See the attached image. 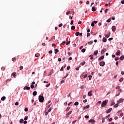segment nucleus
I'll return each instance as SVG.
<instances>
[{
    "instance_id": "obj_1",
    "label": "nucleus",
    "mask_w": 124,
    "mask_h": 124,
    "mask_svg": "<svg viewBox=\"0 0 124 124\" xmlns=\"http://www.w3.org/2000/svg\"><path fill=\"white\" fill-rule=\"evenodd\" d=\"M38 99H39V101L40 102L42 103V102H43V101H44V96H43L41 95H39Z\"/></svg>"
},
{
    "instance_id": "obj_2",
    "label": "nucleus",
    "mask_w": 124,
    "mask_h": 124,
    "mask_svg": "<svg viewBox=\"0 0 124 124\" xmlns=\"http://www.w3.org/2000/svg\"><path fill=\"white\" fill-rule=\"evenodd\" d=\"M107 104V100H105L103 101L101 104V107H105Z\"/></svg>"
},
{
    "instance_id": "obj_3",
    "label": "nucleus",
    "mask_w": 124,
    "mask_h": 124,
    "mask_svg": "<svg viewBox=\"0 0 124 124\" xmlns=\"http://www.w3.org/2000/svg\"><path fill=\"white\" fill-rule=\"evenodd\" d=\"M99 65L100 66H104L105 65V62L104 61L100 62Z\"/></svg>"
},
{
    "instance_id": "obj_4",
    "label": "nucleus",
    "mask_w": 124,
    "mask_h": 124,
    "mask_svg": "<svg viewBox=\"0 0 124 124\" xmlns=\"http://www.w3.org/2000/svg\"><path fill=\"white\" fill-rule=\"evenodd\" d=\"M118 103L120 104V103H122V102H124V98H120L118 101Z\"/></svg>"
},
{
    "instance_id": "obj_5",
    "label": "nucleus",
    "mask_w": 124,
    "mask_h": 124,
    "mask_svg": "<svg viewBox=\"0 0 124 124\" xmlns=\"http://www.w3.org/2000/svg\"><path fill=\"white\" fill-rule=\"evenodd\" d=\"M111 30H112V31L114 32L116 31L117 28H116V26H113L111 28Z\"/></svg>"
},
{
    "instance_id": "obj_6",
    "label": "nucleus",
    "mask_w": 124,
    "mask_h": 124,
    "mask_svg": "<svg viewBox=\"0 0 124 124\" xmlns=\"http://www.w3.org/2000/svg\"><path fill=\"white\" fill-rule=\"evenodd\" d=\"M23 90H27V91H29V90H31V87L26 86L23 88Z\"/></svg>"
},
{
    "instance_id": "obj_7",
    "label": "nucleus",
    "mask_w": 124,
    "mask_h": 124,
    "mask_svg": "<svg viewBox=\"0 0 124 124\" xmlns=\"http://www.w3.org/2000/svg\"><path fill=\"white\" fill-rule=\"evenodd\" d=\"M115 55H116V56H120V55H121V50H118Z\"/></svg>"
},
{
    "instance_id": "obj_8",
    "label": "nucleus",
    "mask_w": 124,
    "mask_h": 124,
    "mask_svg": "<svg viewBox=\"0 0 124 124\" xmlns=\"http://www.w3.org/2000/svg\"><path fill=\"white\" fill-rule=\"evenodd\" d=\"M112 109L113 108H110L108 109V110L106 111L107 114L110 113V112H111V111H112Z\"/></svg>"
},
{
    "instance_id": "obj_9",
    "label": "nucleus",
    "mask_w": 124,
    "mask_h": 124,
    "mask_svg": "<svg viewBox=\"0 0 124 124\" xmlns=\"http://www.w3.org/2000/svg\"><path fill=\"white\" fill-rule=\"evenodd\" d=\"M88 123H95V120H93V119H90V120H89V121H88Z\"/></svg>"
},
{
    "instance_id": "obj_10",
    "label": "nucleus",
    "mask_w": 124,
    "mask_h": 124,
    "mask_svg": "<svg viewBox=\"0 0 124 124\" xmlns=\"http://www.w3.org/2000/svg\"><path fill=\"white\" fill-rule=\"evenodd\" d=\"M103 59H104V55H103V56H100V57L98 59V61H101L102 60H103Z\"/></svg>"
},
{
    "instance_id": "obj_11",
    "label": "nucleus",
    "mask_w": 124,
    "mask_h": 124,
    "mask_svg": "<svg viewBox=\"0 0 124 124\" xmlns=\"http://www.w3.org/2000/svg\"><path fill=\"white\" fill-rule=\"evenodd\" d=\"M106 50H107L106 48H104V49H102L101 51V54H104V52Z\"/></svg>"
},
{
    "instance_id": "obj_12",
    "label": "nucleus",
    "mask_w": 124,
    "mask_h": 124,
    "mask_svg": "<svg viewBox=\"0 0 124 124\" xmlns=\"http://www.w3.org/2000/svg\"><path fill=\"white\" fill-rule=\"evenodd\" d=\"M72 113V111H69V112H68L67 114H66V116H67V118H69V115H71V113Z\"/></svg>"
},
{
    "instance_id": "obj_13",
    "label": "nucleus",
    "mask_w": 124,
    "mask_h": 124,
    "mask_svg": "<svg viewBox=\"0 0 124 124\" xmlns=\"http://www.w3.org/2000/svg\"><path fill=\"white\" fill-rule=\"evenodd\" d=\"M88 108H90V105H87L86 106L83 108V110H85V109H88Z\"/></svg>"
},
{
    "instance_id": "obj_14",
    "label": "nucleus",
    "mask_w": 124,
    "mask_h": 124,
    "mask_svg": "<svg viewBox=\"0 0 124 124\" xmlns=\"http://www.w3.org/2000/svg\"><path fill=\"white\" fill-rule=\"evenodd\" d=\"M92 92H93L92 91H89V92H88V95L89 96H92V95H93V94L92 93Z\"/></svg>"
},
{
    "instance_id": "obj_15",
    "label": "nucleus",
    "mask_w": 124,
    "mask_h": 124,
    "mask_svg": "<svg viewBox=\"0 0 124 124\" xmlns=\"http://www.w3.org/2000/svg\"><path fill=\"white\" fill-rule=\"evenodd\" d=\"M110 34H111V32H109L108 34L105 35V37H106L107 38H108V37H109L110 36Z\"/></svg>"
},
{
    "instance_id": "obj_16",
    "label": "nucleus",
    "mask_w": 124,
    "mask_h": 124,
    "mask_svg": "<svg viewBox=\"0 0 124 124\" xmlns=\"http://www.w3.org/2000/svg\"><path fill=\"white\" fill-rule=\"evenodd\" d=\"M120 61H124V55H122L120 57Z\"/></svg>"
},
{
    "instance_id": "obj_17",
    "label": "nucleus",
    "mask_w": 124,
    "mask_h": 124,
    "mask_svg": "<svg viewBox=\"0 0 124 124\" xmlns=\"http://www.w3.org/2000/svg\"><path fill=\"white\" fill-rule=\"evenodd\" d=\"M6 98V97H5V96H3L1 98V100H2V101H3L5 100Z\"/></svg>"
},
{
    "instance_id": "obj_18",
    "label": "nucleus",
    "mask_w": 124,
    "mask_h": 124,
    "mask_svg": "<svg viewBox=\"0 0 124 124\" xmlns=\"http://www.w3.org/2000/svg\"><path fill=\"white\" fill-rule=\"evenodd\" d=\"M103 42H107V39L106 37H104L102 39Z\"/></svg>"
},
{
    "instance_id": "obj_19",
    "label": "nucleus",
    "mask_w": 124,
    "mask_h": 124,
    "mask_svg": "<svg viewBox=\"0 0 124 124\" xmlns=\"http://www.w3.org/2000/svg\"><path fill=\"white\" fill-rule=\"evenodd\" d=\"M37 94V92L36 91H34L32 93V95H34V96H35Z\"/></svg>"
},
{
    "instance_id": "obj_20",
    "label": "nucleus",
    "mask_w": 124,
    "mask_h": 124,
    "mask_svg": "<svg viewBox=\"0 0 124 124\" xmlns=\"http://www.w3.org/2000/svg\"><path fill=\"white\" fill-rule=\"evenodd\" d=\"M93 43V41H91L90 42H88L89 45H92Z\"/></svg>"
},
{
    "instance_id": "obj_21",
    "label": "nucleus",
    "mask_w": 124,
    "mask_h": 124,
    "mask_svg": "<svg viewBox=\"0 0 124 124\" xmlns=\"http://www.w3.org/2000/svg\"><path fill=\"white\" fill-rule=\"evenodd\" d=\"M96 10L95 9V7H93L92 8V11L93 12H95Z\"/></svg>"
},
{
    "instance_id": "obj_22",
    "label": "nucleus",
    "mask_w": 124,
    "mask_h": 124,
    "mask_svg": "<svg viewBox=\"0 0 124 124\" xmlns=\"http://www.w3.org/2000/svg\"><path fill=\"white\" fill-rule=\"evenodd\" d=\"M98 54V50H95L93 52V55H97Z\"/></svg>"
},
{
    "instance_id": "obj_23",
    "label": "nucleus",
    "mask_w": 124,
    "mask_h": 124,
    "mask_svg": "<svg viewBox=\"0 0 124 124\" xmlns=\"http://www.w3.org/2000/svg\"><path fill=\"white\" fill-rule=\"evenodd\" d=\"M58 52H59V49L55 48L54 49V53L55 54H57V53H58Z\"/></svg>"
},
{
    "instance_id": "obj_24",
    "label": "nucleus",
    "mask_w": 124,
    "mask_h": 124,
    "mask_svg": "<svg viewBox=\"0 0 124 124\" xmlns=\"http://www.w3.org/2000/svg\"><path fill=\"white\" fill-rule=\"evenodd\" d=\"M74 105H75V106H78V105H79V102H75L74 103Z\"/></svg>"
},
{
    "instance_id": "obj_25",
    "label": "nucleus",
    "mask_w": 124,
    "mask_h": 124,
    "mask_svg": "<svg viewBox=\"0 0 124 124\" xmlns=\"http://www.w3.org/2000/svg\"><path fill=\"white\" fill-rule=\"evenodd\" d=\"M24 122V119H21L19 120V123L20 124H23V123Z\"/></svg>"
},
{
    "instance_id": "obj_26",
    "label": "nucleus",
    "mask_w": 124,
    "mask_h": 124,
    "mask_svg": "<svg viewBox=\"0 0 124 124\" xmlns=\"http://www.w3.org/2000/svg\"><path fill=\"white\" fill-rule=\"evenodd\" d=\"M79 34H80V32H76V33H75V35L76 36H79Z\"/></svg>"
},
{
    "instance_id": "obj_27",
    "label": "nucleus",
    "mask_w": 124,
    "mask_h": 124,
    "mask_svg": "<svg viewBox=\"0 0 124 124\" xmlns=\"http://www.w3.org/2000/svg\"><path fill=\"white\" fill-rule=\"evenodd\" d=\"M88 78H89V80H92V78H93V76L89 75V76H88Z\"/></svg>"
},
{
    "instance_id": "obj_28",
    "label": "nucleus",
    "mask_w": 124,
    "mask_h": 124,
    "mask_svg": "<svg viewBox=\"0 0 124 124\" xmlns=\"http://www.w3.org/2000/svg\"><path fill=\"white\" fill-rule=\"evenodd\" d=\"M111 20H112V19H111V18H110L108 19L107 20V22L108 23H110V21H111Z\"/></svg>"
},
{
    "instance_id": "obj_29",
    "label": "nucleus",
    "mask_w": 124,
    "mask_h": 124,
    "mask_svg": "<svg viewBox=\"0 0 124 124\" xmlns=\"http://www.w3.org/2000/svg\"><path fill=\"white\" fill-rule=\"evenodd\" d=\"M85 64H86V62H83L80 63L81 65H85Z\"/></svg>"
},
{
    "instance_id": "obj_30",
    "label": "nucleus",
    "mask_w": 124,
    "mask_h": 124,
    "mask_svg": "<svg viewBox=\"0 0 124 124\" xmlns=\"http://www.w3.org/2000/svg\"><path fill=\"white\" fill-rule=\"evenodd\" d=\"M102 124H104V123H105V118H102Z\"/></svg>"
},
{
    "instance_id": "obj_31",
    "label": "nucleus",
    "mask_w": 124,
    "mask_h": 124,
    "mask_svg": "<svg viewBox=\"0 0 124 124\" xmlns=\"http://www.w3.org/2000/svg\"><path fill=\"white\" fill-rule=\"evenodd\" d=\"M114 104H115V102L114 101L111 102L110 106H113V105H114Z\"/></svg>"
},
{
    "instance_id": "obj_32",
    "label": "nucleus",
    "mask_w": 124,
    "mask_h": 124,
    "mask_svg": "<svg viewBox=\"0 0 124 124\" xmlns=\"http://www.w3.org/2000/svg\"><path fill=\"white\" fill-rule=\"evenodd\" d=\"M118 91L119 92V93H121L123 92V90H122L121 89H119L118 90Z\"/></svg>"
},
{
    "instance_id": "obj_33",
    "label": "nucleus",
    "mask_w": 124,
    "mask_h": 124,
    "mask_svg": "<svg viewBox=\"0 0 124 124\" xmlns=\"http://www.w3.org/2000/svg\"><path fill=\"white\" fill-rule=\"evenodd\" d=\"M123 81H124V78H121L119 79V82H123Z\"/></svg>"
},
{
    "instance_id": "obj_34",
    "label": "nucleus",
    "mask_w": 124,
    "mask_h": 124,
    "mask_svg": "<svg viewBox=\"0 0 124 124\" xmlns=\"http://www.w3.org/2000/svg\"><path fill=\"white\" fill-rule=\"evenodd\" d=\"M81 52H82V53H85V52H86V49H85V48H83V49H81Z\"/></svg>"
},
{
    "instance_id": "obj_35",
    "label": "nucleus",
    "mask_w": 124,
    "mask_h": 124,
    "mask_svg": "<svg viewBox=\"0 0 124 124\" xmlns=\"http://www.w3.org/2000/svg\"><path fill=\"white\" fill-rule=\"evenodd\" d=\"M119 106V104H116L115 105H114V108H117V107H118Z\"/></svg>"
},
{
    "instance_id": "obj_36",
    "label": "nucleus",
    "mask_w": 124,
    "mask_h": 124,
    "mask_svg": "<svg viewBox=\"0 0 124 124\" xmlns=\"http://www.w3.org/2000/svg\"><path fill=\"white\" fill-rule=\"evenodd\" d=\"M24 111H25V112H28V111H29V108H26L24 109Z\"/></svg>"
},
{
    "instance_id": "obj_37",
    "label": "nucleus",
    "mask_w": 124,
    "mask_h": 124,
    "mask_svg": "<svg viewBox=\"0 0 124 124\" xmlns=\"http://www.w3.org/2000/svg\"><path fill=\"white\" fill-rule=\"evenodd\" d=\"M28 118H29V117L26 116V117L24 118V121H28Z\"/></svg>"
},
{
    "instance_id": "obj_38",
    "label": "nucleus",
    "mask_w": 124,
    "mask_h": 124,
    "mask_svg": "<svg viewBox=\"0 0 124 124\" xmlns=\"http://www.w3.org/2000/svg\"><path fill=\"white\" fill-rule=\"evenodd\" d=\"M39 56H40V54H39V53H36V54H35V57H39Z\"/></svg>"
},
{
    "instance_id": "obj_39",
    "label": "nucleus",
    "mask_w": 124,
    "mask_h": 124,
    "mask_svg": "<svg viewBox=\"0 0 124 124\" xmlns=\"http://www.w3.org/2000/svg\"><path fill=\"white\" fill-rule=\"evenodd\" d=\"M70 109V107H68L66 109L65 111L66 112H67L68 111H69V109Z\"/></svg>"
},
{
    "instance_id": "obj_40",
    "label": "nucleus",
    "mask_w": 124,
    "mask_h": 124,
    "mask_svg": "<svg viewBox=\"0 0 124 124\" xmlns=\"http://www.w3.org/2000/svg\"><path fill=\"white\" fill-rule=\"evenodd\" d=\"M81 67V66H79L77 68H76V70H79V68Z\"/></svg>"
},
{
    "instance_id": "obj_41",
    "label": "nucleus",
    "mask_w": 124,
    "mask_h": 124,
    "mask_svg": "<svg viewBox=\"0 0 124 124\" xmlns=\"http://www.w3.org/2000/svg\"><path fill=\"white\" fill-rule=\"evenodd\" d=\"M69 74H66V76H64L62 79H64L65 78H66V77H67V76H68Z\"/></svg>"
},
{
    "instance_id": "obj_42",
    "label": "nucleus",
    "mask_w": 124,
    "mask_h": 124,
    "mask_svg": "<svg viewBox=\"0 0 124 124\" xmlns=\"http://www.w3.org/2000/svg\"><path fill=\"white\" fill-rule=\"evenodd\" d=\"M31 89H33V88H34V85H33V84H31Z\"/></svg>"
},
{
    "instance_id": "obj_43",
    "label": "nucleus",
    "mask_w": 124,
    "mask_h": 124,
    "mask_svg": "<svg viewBox=\"0 0 124 124\" xmlns=\"http://www.w3.org/2000/svg\"><path fill=\"white\" fill-rule=\"evenodd\" d=\"M108 41H111V40H113V37H111L108 39Z\"/></svg>"
},
{
    "instance_id": "obj_44",
    "label": "nucleus",
    "mask_w": 124,
    "mask_h": 124,
    "mask_svg": "<svg viewBox=\"0 0 124 124\" xmlns=\"http://www.w3.org/2000/svg\"><path fill=\"white\" fill-rule=\"evenodd\" d=\"M75 29V26H72L71 27V30H74Z\"/></svg>"
},
{
    "instance_id": "obj_45",
    "label": "nucleus",
    "mask_w": 124,
    "mask_h": 124,
    "mask_svg": "<svg viewBox=\"0 0 124 124\" xmlns=\"http://www.w3.org/2000/svg\"><path fill=\"white\" fill-rule=\"evenodd\" d=\"M12 75H13V77H15V76H16V73H13L12 74Z\"/></svg>"
},
{
    "instance_id": "obj_46",
    "label": "nucleus",
    "mask_w": 124,
    "mask_h": 124,
    "mask_svg": "<svg viewBox=\"0 0 124 124\" xmlns=\"http://www.w3.org/2000/svg\"><path fill=\"white\" fill-rule=\"evenodd\" d=\"M91 27H94V24L93 22L91 23Z\"/></svg>"
},
{
    "instance_id": "obj_47",
    "label": "nucleus",
    "mask_w": 124,
    "mask_h": 124,
    "mask_svg": "<svg viewBox=\"0 0 124 124\" xmlns=\"http://www.w3.org/2000/svg\"><path fill=\"white\" fill-rule=\"evenodd\" d=\"M70 44V40L68 42H67V43H66V45H68Z\"/></svg>"
},
{
    "instance_id": "obj_48",
    "label": "nucleus",
    "mask_w": 124,
    "mask_h": 124,
    "mask_svg": "<svg viewBox=\"0 0 124 124\" xmlns=\"http://www.w3.org/2000/svg\"><path fill=\"white\" fill-rule=\"evenodd\" d=\"M23 68V66H20L19 67L20 70H22Z\"/></svg>"
},
{
    "instance_id": "obj_49",
    "label": "nucleus",
    "mask_w": 124,
    "mask_h": 124,
    "mask_svg": "<svg viewBox=\"0 0 124 124\" xmlns=\"http://www.w3.org/2000/svg\"><path fill=\"white\" fill-rule=\"evenodd\" d=\"M120 88H121V86H117L116 87V89H120Z\"/></svg>"
},
{
    "instance_id": "obj_50",
    "label": "nucleus",
    "mask_w": 124,
    "mask_h": 124,
    "mask_svg": "<svg viewBox=\"0 0 124 124\" xmlns=\"http://www.w3.org/2000/svg\"><path fill=\"white\" fill-rule=\"evenodd\" d=\"M1 70H5V67H2L1 68Z\"/></svg>"
},
{
    "instance_id": "obj_51",
    "label": "nucleus",
    "mask_w": 124,
    "mask_h": 124,
    "mask_svg": "<svg viewBox=\"0 0 124 124\" xmlns=\"http://www.w3.org/2000/svg\"><path fill=\"white\" fill-rule=\"evenodd\" d=\"M87 76H88V75H87V74H85L83 76V77H84V78H87Z\"/></svg>"
},
{
    "instance_id": "obj_52",
    "label": "nucleus",
    "mask_w": 124,
    "mask_h": 124,
    "mask_svg": "<svg viewBox=\"0 0 124 124\" xmlns=\"http://www.w3.org/2000/svg\"><path fill=\"white\" fill-rule=\"evenodd\" d=\"M12 61L13 62H14L15 61H16V58L14 57L12 59Z\"/></svg>"
},
{
    "instance_id": "obj_53",
    "label": "nucleus",
    "mask_w": 124,
    "mask_h": 124,
    "mask_svg": "<svg viewBox=\"0 0 124 124\" xmlns=\"http://www.w3.org/2000/svg\"><path fill=\"white\" fill-rule=\"evenodd\" d=\"M119 57H115L114 60H115V61H118V60H119Z\"/></svg>"
},
{
    "instance_id": "obj_54",
    "label": "nucleus",
    "mask_w": 124,
    "mask_h": 124,
    "mask_svg": "<svg viewBox=\"0 0 124 124\" xmlns=\"http://www.w3.org/2000/svg\"><path fill=\"white\" fill-rule=\"evenodd\" d=\"M50 85H51V84H50V83H49V84H46V88H48V87H49V86H50Z\"/></svg>"
},
{
    "instance_id": "obj_55",
    "label": "nucleus",
    "mask_w": 124,
    "mask_h": 124,
    "mask_svg": "<svg viewBox=\"0 0 124 124\" xmlns=\"http://www.w3.org/2000/svg\"><path fill=\"white\" fill-rule=\"evenodd\" d=\"M69 69H70V66H68L67 67V70H69Z\"/></svg>"
},
{
    "instance_id": "obj_56",
    "label": "nucleus",
    "mask_w": 124,
    "mask_h": 124,
    "mask_svg": "<svg viewBox=\"0 0 124 124\" xmlns=\"http://www.w3.org/2000/svg\"><path fill=\"white\" fill-rule=\"evenodd\" d=\"M15 105H16V106H17V105H19V103H18V102H16L15 103Z\"/></svg>"
},
{
    "instance_id": "obj_57",
    "label": "nucleus",
    "mask_w": 124,
    "mask_h": 124,
    "mask_svg": "<svg viewBox=\"0 0 124 124\" xmlns=\"http://www.w3.org/2000/svg\"><path fill=\"white\" fill-rule=\"evenodd\" d=\"M107 11H108V9H106L105 10V14H106V13H107Z\"/></svg>"
},
{
    "instance_id": "obj_58",
    "label": "nucleus",
    "mask_w": 124,
    "mask_h": 124,
    "mask_svg": "<svg viewBox=\"0 0 124 124\" xmlns=\"http://www.w3.org/2000/svg\"><path fill=\"white\" fill-rule=\"evenodd\" d=\"M93 22L94 24H97V21L94 20L93 21Z\"/></svg>"
},
{
    "instance_id": "obj_59",
    "label": "nucleus",
    "mask_w": 124,
    "mask_h": 124,
    "mask_svg": "<svg viewBox=\"0 0 124 124\" xmlns=\"http://www.w3.org/2000/svg\"><path fill=\"white\" fill-rule=\"evenodd\" d=\"M61 27H62V23H61V24H59V27L61 28Z\"/></svg>"
},
{
    "instance_id": "obj_60",
    "label": "nucleus",
    "mask_w": 124,
    "mask_h": 124,
    "mask_svg": "<svg viewBox=\"0 0 124 124\" xmlns=\"http://www.w3.org/2000/svg\"><path fill=\"white\" fill-rule=\"evenodd\" d=\"M120 117H123V116H124V113H120Z\"/></svg>"
},
{
    "instance_id": "obj_61",
    "label": "nucleus",
    "mask_w": 124,
    "mask_h": 124,
    "mask_svg": "<svg viewBox=\"0 0 124 124\" xmlns=\"http://www.w3.org/2000/svg\"><path fill=\"white\" fill-rule=\"evenodd\" d=\"M49 112H46V111H45V116H47V115H48V113Z\"/></svg>"
},
{
    "instance_id": "obj_62",
    "label": "nucleus",
    "mask_w": 124,
    "mask_h": 124,
    "mask_svg": "<svg viewBox=\"0 0 124 124\" xmlns=\"http://www.w3.org/2000/svg\"><path fill=\"white\" fill-rule=\"evenodd\" d=\"M85 119H89V117L88 115H85Z\"/></svg>"
},
{
    "instance_id": "obj_63",
    "label": "nucleus",
    "mask_w": 124,
    "mask_h": 124,
    "mask_svg": "<svg viewBox=\"0 0 124 124\" xmlns=\"http://www.w3.org/2000/svg\"><path fill=\"white\" fill-rule=\"evenodd\" d=\"M113 120V118H110L109 120H108V122H111V121Z\"/></svg>"
},
{
    "instance_id": "obj_64",
    "label": "nucleus",
    "mask_w": 124,
    "mask_h": 124,
    "mask_svg": "<svg viewBox=\"0 0 124 124\" xmlns=\"http://www.w3.org/2000/svg\"><path fill=\"white\" fill-rule=\"evenodd\" d=\"M121 3H122V4H124V0H123L121 1Z\"/></svg>"
}]
</instances>
